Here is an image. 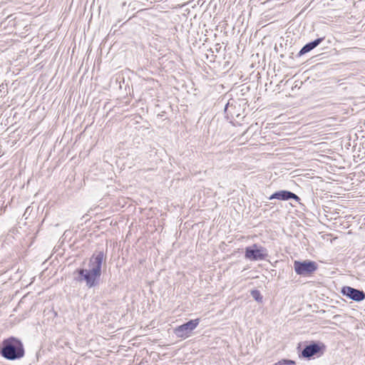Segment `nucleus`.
<instances>
[{
    "instance_id": "f257e3e1",
    "label": "nucleus",
    "mask_w": 365,
    "mask_h": 365,
    "mask_svg": "<svg viewBox=\"0 0 365 365\" xmlns=\"http://www.w3.org/2000/svg\"><path fill=\"white\" fill-rule=\"evenodd\" d=\"M0 354L4 359L14 361L22 358L25 351L21 340L11 336L2 341Z\"/></svg>"
},
{
    "instance_id": "f03ea898",
    "label": "nucleus",
    "mask_w": 365,
    "mask_h": 365,
    "mask_svg": "<svg viewBox=\"0 0 365 365\" xmlns=\"http://www.w3.org/2000/svg\"><path fill=\"white\" fill-rule=\"evenodd\" d=\"M294 269L297 274L305 277L313 274L318 269V265L315 262L311 260H295Z\"/></svg>"
},
{
    "instance_id": "7ed1b4c3",
    "label": "nucleus",
    "mask_w": 365,
    "mask_h": 365,
    "mask_svg": "<svg viewBox=\"0 0 365 365\" xmlns=\"http://www.w3.org/2000/svg\"><path fill=\"white\" fill-rule=\"evenodd\" d=\"M326 349L325 345L319 341H312L309 344L306 345L299 354L300 357L310 359L312 356L323 354Z\"/></svg>"
},
{
    "instance_id": "20e7f679",
    "label": "nucleus",
    "mask_w": 365,
    "mask_h": 365,
    "mask_svg": "<svg viewBox=\"0 0 365 365\" xmlns=\"http://www.w3.org/2000/svg\"><path fill=\"white\" fill-rule=\"evenodd\" d=\"M199 323V319H191L175 328L174 334L179 338L185 339L198 326Z\"/></svg>"
},
{
    "instance_id": "39448f33",
    "label": "nucleus",
    "mask_w": 365,
    "mask_h": 365,
    "mask_svg": "<svg viewBox=\"0 0 365 365\" xmlns=\"http://www.w3.org/2000/svg\"><path fill=\"white\" fill-rule=\"evenodd\" d=\"M106 256L103 250H96L91 257L88 262L89 269L95 273H102V264L106 262Z\"/></svg>"
},
{
    "instance_id": "423d86ee",
    "label": "nucleus",
    "mask_w": 365,
    "mask_h": 365,
    "mask_svg": "<svg viewBox=\"0 0 365 365\" xmlns=\"http://www.w3.org/2000/svg\"><path fill=\"white\" fill-rule=\"evenodd\" d=\"M77 272L86 281V286L88 288L96 287L98 284L101 276V274L99 272L95 273L93 270L83 268L78 269Z\"/></svg>"
},
{
    "instance_id": "0eeeda50",
    "label": "nucleus",
    "mask_w": 365,
    "mask_h": 365,
    "mask_svg": "<svg viewBox=\"0 0 365 365\" xmlns=\"http://www.w3.org/2000/svg\"><path fill=\"white\" fill-rule=\"evenodd\" d=\"M341 293L343 296L356 302H360L365 299V292L363 290L349 286L343 287L341 289Z\"/></svg>"
},
{
    "instance_id": "6e6552de",
    "label": "nucleus",
    "mask_w": 365,
    "mask_h": 365,
    "mask_svg": "<svg viewBox=\"0 0 365 365\" xmlns=\"http://www.w3.org/2000/svg\"><path fill=\"white\" fill-rule=\"evenodd\" d=\"M268 200H278L282 201L294 200L295 201L299 202L300 200V197L291 191L282 190L274 192L268 197Z\"/></svg>"
},
{
    "instance_id": "1a4fd4ad",
    "label": "nucleus",
    "mask_w": 365,
    "mask_h": 365,
    "mask_svg": "<svg viewBox=\"0 0 365 365\" xmlns=\"http://www.w3.org/2000/svg\"><path fill=\"white\" fill-rule=\"evenodd\" d=\"M268 256V251L265 247L257 244H252V261L264 260Z\"/></svg>"
},
{
    "instance_id": "9d476101",
    "label": "nucleus",
    "mask_w": 365,
    "mask_h": 365,
    "mask_svg": "<svg viewBox=\"0 0 365 365\" xmlns=\"http://www.w3.org/2000/svg\"><path fill=\"white\" fill-rule=\"evenodd\" d=\"M324 38L321 37L316 38L315 40L310 41L307 43H306L299 51L297 56L301 57L302 56L304 55L307 53H309V51H312L314 48H315L317 46H318L323 41Z\"/></svg>"
},
{
    "instance_id": "9b49d317",
    "label": "nucleus",
    "mask_w": 365,
    "mask_h": 365,
    "mask_svg": "<svg viewBox=\"0 0 365 365\" xmlns=\"http://www.w3.org/2000/svg\"><path fill=\"white\" fill-rule=\"evenodd\" d=\"M235 107L233 106L232 104H230V102H228L225 106V113L226 115V118L227 119H232L234 118V115H236L237 117L240 116V114H236V112L235 111Z\"/></svg>"
},
{
    "instance_id": "f8f14e48",
    "label": "nucleus",
    "mask_w": 365,
    "mask_h": 365,
    "mask_svg": "<svg viewBox=\"0 0 365 365\" xmlns=\"http://www.w3.org/2000/svg\"><path fill=\"white\" fill-rule=\"evenodd\" d=\"M252 298H254L258 303H262L263 302V296L259 290L252 289Z\"/></svg>"
},
{
    "instance_id": "ddd939ff",
    "label": "nucleus",
    "mask_w": 365,
    "mask_h": 365,
    "mask_svg": "<svg viewBox=\"0 0 365 365\" xmlns=\"http://www.w3.org/2000/svg\"><path fill=\"white\" fill-rule=\"evenodd\" d=\"M268 199L266 196H263L259 199H256L254 202H252L253 205L256 207H261L263 203H267L266 200Z\"/></svg>"
},
{
    "instance_id": "4468645a",
    "label": "nucleus",
    "mask_w": 365,
    "mask_h": 365,
    "mask_svg": "<svg viewBox=\"0 0 365 365\" xmlns=\"http://www.w3.org/2000/svg\"><path fill=\"white\" fill-rule=\"evenodd\" d=\"M282 364H286L287 365H295L296 362L294 360L291 359H282Z\"/></svg>"
},
{
    "instance_id": "2eb2a0df",
    "label": "nucleus",
    "mask_w": 365,
    "mask_h": 365,
    "mask_svg": "<svg viewBox=\"0 0 365 365\" xmlns=\"http://www.w3.org/2000/svg\"><path fill=\"white\" fill-rule=\"evenodd\" d=\"M245 257L251 259V247H247L245 250Z\"/></svg>"
},
{
    "instance_id": "dca6fc26",
    "label": "nucleus",
    "mask_w": 365,
    "mask_h": 365,
    "mask_svg": "<svg viewBox=\"0 0 365 365\" xmlns=\"http://www.w3.org/2000/svg\"><path fill=\"white\" fill-rule=\"evenodd\" d=\"M282 359L275 363L274 365H287L286 364H282Z\"/></svg>"
}]
</instances>
